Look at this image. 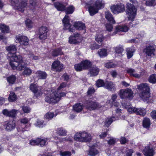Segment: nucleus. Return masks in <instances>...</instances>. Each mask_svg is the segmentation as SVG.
<instances>
[{
	"label": "nucleus",
	"instance_id": "obj_1",
	"mask_svg": "<svg viewBox=\"0 0 156 156\" xmlns=\"http://www.w3.org/2000/svg\"><path fill=\"white\" fill-rule=\"evenodd\" d=\"M11 59L15 61H12L10 62V66L12 69H17L19 71H21L23 69L22 73L23 75L29 76L31 75L32 70L30 68L26 67L27 66L26 64L23 62V57L21 55L16 56L14 54L11 57Z\"/></svg>",
	"mask_w": 156,
	"mask_h": 156
},
{
	"label": "nucleus",
	"instance_id": "obj_2",
	"mask_svg": "<svg viewBox=\"0 0 156 156\" xmlns=\"http://www.w3.org/2000/svg\"><path fill=\"white\" fill-rule=\"evenodd\" d=\"M66 86L67 83L66 82H62L58 87L57 90L53 89L51 91H48L47 93H45V101L49 104H55L58 103L60 100L61 97L65 96L66 94L65 93H60L58 90L65 87Z\"/></svg>",
	"mask_w": 156,
	"mask_h": 156
},
{
	"label": "nucleus",
	"instance_id": "obj_3",
	"mask_svg": "<svg viewBox=\"0 0 156 156\" xmlns=\"http://www.w3.org/2000/svg\"><path fill=\"white\" fill-rule=\"evenodd\" d=\"M69 18L68 16L66 15L62 20L64 29L68 30L69 32H74V27L79 30H83L85 28V24L81 22H76L74 24V27L73 26L69 23Z\"/></svg>",
	"mask_w": 156,
	"mask_h": 156
},
{
	"label": "nucleus",
	"instance_id": "obj_4",
	"mask_svg": "<svg viewBox=\"0 0 156 156\" xmlns=\"http://www.w3.org/2000/svg\"><path fill=\"white\" fill-rule=\"evenodd\" d=\"M92 139L91 134L85 131L77 133L74 136L75 140L82 142H90Z\"/></svg>",
	"mask_w": 156,
	"mask_h": 156
},
{
	"label": "nucleus",
	"instance_id": "obj_5",
	"mask_svg": "<svg viewBox=\"0 0 156 156\" xmlns=\"http://www.w3.org/2000/svg\"><path fill=\"white\" fill-rule=\"evenodd\" d=\"M126 7V13L128 19L129 20L133 21L135 19L136 15V8L134 5L129 3L127 4Z\"/></svg>",
	"mask_w": 156,
	"mask_h": 156
},
{
	"label": "nucleus",
	"instance_id": "obj_6",
	"mask_svg": "<svg viewBox=\"0 0 156 156\" xmlns=\"http://www.w3.org/2000/svg\"><path fill=\"white\" fill-rule=\"evenodd\" d=\"M19 0H11V3L12 5L17 7V9L22 12H23L26 7L27 3L26 0H22L18 4Z\"/></svg>",
	"mask_w": 156,
	"mask_h": 156
},
{
	"label": "nucleus",
	"instance_id": "obj_7",
	"mask_svg": "<svg viewBox=\"0 0 156 156\" xmlns=\"http://www.w3.org/2000/svg\"><path fill=\"white\" fill-rule=\"evenodd\" d=\"M30 90L34 93L35 96L38 98L41 97L43 94L41 87L36 84H31L30 87Z\"/></svg>",
	"mask_w": 156,
	"mask_h": 156
},
{
	"label": "nucleus",
	"instance_id": "obj_8",
	"mask_svg": "<svg viewBox=\"0 0 156 156\" xmlns=\"http://www.w3.org/2000/svg\"><path fill=\"white\" fill-rule=\"evenodd\" d=\"M85 108L89 110H94L101 107V105L97 102L90 101H87L84 104Z\"/></svg>",
	"mask_w": 156,
	"mask_h": 156
},
{
	"label": "nucleus",
	"instance_id": "obj_9",
	"mask_svg": "<svg viewBox=\"0 0 156 156\" xmlns=\"http://www.w3.org/2000/svg\"><path fill=\"white\" fill-rule=\"evenodd\" d=\"M6 49L8 51L9 53L7 54V56L9 58V60H10L9 64L10 62H15V61L12 60L11 59V58L13 56V55H15L16 56H18L19 55H17L16 54V52L17 50L16 46L14 45H11L9 46H7L5 47Z\"/></svg>",
	"mask_w": 156,
	"mask_h": 156
},
{
	"label": "nucleus",
	"instance_id": "obj_10",
	"mask_svg": "<svg viewBox=\"0 0 156 156\" xmlns=\"http://www.w3.org/2000/svg\"><path fill=\"white\" fill-rule=\"evenodd\" d=\"M111 9L113 13L118 14L124 12L125 10V7L123 4L119 3L111 6Z\"/></svg>",
	"mask_w": 156,
	"mask_h": 156
},
{
	"label": "nucleus",
	"instance_id": "obj_11",
	"mask_svg": "<svg viewBox=\"0 0 156 156\" xmlns=\"http://www.w3.org/2000/svg\"><path fill=\"white\" fill-rule=\"evenodd\" d=\"M48 31V29L46 27L42 26L39 29L38 34L40 39L44 40L47 38Z\"/></svg>",
	"mask_w": 156,
	"mask_h": 156
},
{
	"label": "nucleus",
	"instance_id": "obj_12",
	"mask_svg": "<svg viewBox=\"0 0 156 156\" xmlns=\"http://www.w3.org/2000/svg\"><path fill=\"white\" fill-rule=\"evenodd\" d=\"M16 41H17L21 45L26 46L29 44L28 39L25 36L18 35L16 36Z\"/></svg>",
	"mask_w": 156,
	"mask_h": 156
},
{
	"label": "nucleus",
	"instance_id": "obj_13",
	"mask_svg": "<svg viewBox=\"0 0 156 156\" xmlns=\"http://www.w3.org/2000/svg\"><path fill=\"white\" fill-rule=\"evenodd\" d=\"M63 66L59 61H54L51 65V69L55 71L60 72L63 69Z\"/></svg>",
	"mask_w": 156,
	"mask_h": 156
},
{
	"label": "nucleus",
	"instance_id": "obj_14",
	"mask_svg": "<svg viewBox=\"0 0 156 156\" xmlns=\"http://www.w3.org/2000/svg\"><path fill=\"white\" fill-rule=\"evenodd\" d=\"M16 125L14 120L7 121L5 122L4 126L5 130L7 131H11L15 127Z\"/></svg>",
	"mask_w": 156,
	"mask_h": 156
},
{
	"label": "nucleus",
	"instance_id": "obj_15",
	"mask_svg": "<svg viewBox=\"0 0 156 156\" xmlns=\"http://www.w3.org/2000/svg\"><path fill=\"white\" fill-rule=\"evenodd\" d=\"M155 48V46L154 44L150 45L144 49V52L148 56H151L152 55H154Z\"/></svg>",
	"mask_w": 156,
	"mask_h": 156
},
{
	"label": "nucleus",
	"instance_id": "obj_16",
	"mask_svg": "<svg viewBox=\"0 0 156 156\" xmlns=\"http://www.w3.org/2000/svg\"><path fill=\"white\" fill-rule=\"evenodd\" d=\"M17 112L18 110L15 109H13L10 111H9L7 109H5L2 111V113L4 115L12 118L16 117Z\"/></svg>",
	"mask_w": 156,
	"mask_h": 156
},
{
	"label": "nucleus",
	"instance_id": "obj_17",
	"mask_svg": "<svg viewBox=\"0 0 156 156\" xmlns=\"http://www.w3.org/2000/svg\"><path fill=\"white\" fill-rule=\"evenodd\" d=\"M143 153L145 156H153L154 154V151L151 145H148L143 150Z\"/></svg>",
	"mask_w": 156,
	"mask_h": 156
},
{
	"label": "nucleus",
	"instance_id": "obj_18",
	"mask_svg": "<svg viewBox=\"0 0 156 156\" xmlns=\"http://www.w3.org/2000/svg\"><path fill=\"white\" fill-rule=\"evenodd\" d=\"M81 36L78 33H76L70 36L69 38V42L71 44H76L80 39Z\"/></svg>",
	"mask_w": 156,
	"mask_h": 156
},
{
	"label": "nucleus",
	"instance_id": "obj_19",
	"mask_svg": "<svg viewBox=\"0 0 156 156\" xmlns=\"http://www.w3.org/2000/svg\"><path fill=\"white\" fill-rule=\"evenodd\" d=\"M139 96L144 102H148L150 97V91L140 92Z\"/></svg>",
	"mask_w": 156,
	"mask_h": 156
},
{
	"label": "nucleus",
	"instance_id": "obj_20",
	"mask_svg": "<svg viewBox=\"0 0 156 156\" xmlns=\"http://www.w3.org/2000/svg\"><path fill=\"white\" fill-rule=\"evenodd\" d=\"M104 87L108 90L112 92H114L116 90L115 84L111 81L105 82L104 85Z\"/></svg>",
	"mask_w": 156,
	"mask_h": 156
},
{
	"label": "nucleus",
	"instance_id": "obj_21",
	"mask_svg": "<svg viewBox=\"0 0 156 156\" xmlns=\"http://www.w3.org/2000/svg\"><path fill=\"white\" fill-rule=\"evenodd\" d=\"M137 88L140 92L150 91L149 86L146 83L140 84L138 86Z\"/></svg>",
	"mask_w": 156,
	"mask_h": 156
},
{
	"label": "nucleus",
	"instance_id": "obj_22",
	"mask_svg": "<svg viewBox=\"0 0 156 156\" xmlns=\"http://www.w3.org/2000/svg\"><path fill=\"white\" fill-rule=\"evenodd\" d=\"M105 18L110 23L114 24L115 21L113 17L109 11H106L105 12Z\"/></svg>",
	"mask_w": 156,
	"mask_h": 156
},
{
	"label": "nucleus",
	"instance_id": "obj_23",
	"mask_svg": "<svg viewBox=\"0 0 156 156\" xmlns=\"http://www.w3.org/2000/svg\"><path fill=\"white\" fill-rule=\"evenodd\" d=\"M99 69L95 66H91L90 67L89 71L92 76H96L97 75L99 72Z\"/></svg>",
	"mask_w": 156,
	"mask_h": 156
},
{
	"label": "nucleus",
	"instance_id": "obj_24",
	"mask_svg": "<svg viewBox=\"0 0 156 156\" xmlns=\"http://www.w3.org/2000/svg\"><path fill=\"white\" fill-rule=\"evenodd\" d=\"M35 75L38 79H45L47 76V74L45 72L41 71H37Z\"/></svg>",
	"mask_w": 156,
	"mask_h": 156
},
{
	"label": "nucleus",
	"instance_id": "obj_25",
	"mask_svg": "<svg viewBox=\"0 0 156 156\" xmlns=\"http://www.w3.org/2000/svg\"><path fill=\"white\" fill-rule=\"evenodd\" d=\"M98 10L99 9L95 6V5L94 6H90L88 8V11L90 15L91 16H93L98 13Z\"/></svg>",
	"mask_w": 156,
	"mask_h": 156
},
{
	"label": "nucleus",
	"instance_id": "obj_26",
	"mask_svg": "<svg viewBox=\"0 0 156 156\" xmlns=\"http://www.w3.org/2000/svg\"><path fill=\"white\" fill-rule=\"evenodd\" d=\"M135 51V49L133 47L129 48H126V51L127 58L128 59H129L132 58L133 55V53Z\"/></svg>",
	"mask_w": 156,
	"mask_h": 156
},
{
	"label": "nucleus",
	"instance_id": "obj_27",
	"mask_svg": "<svg viewBox=\"0 0 156 156\" xmlns=\"http://www.w3.org/2000/svg\"><path fill=\"white\" fill-rule=\"evenodd\" d=\"M105 2L103 0H97L95 3L94 5L98 9H102L104 7Z\"/></svg>",
	"mask_w": 156,
	"mask_h": 156
},
{
	"label": "nucleus",
	"instance_id": "obj_28",
	"mask_svg": "<svg viewBox=\"0 0 156 156\" xmlns=\"http://www.w3.org/2000/svg\"><path fill=\"white\" fill-rule=\"evenodd\" d=\"M117 119H118L115 118V117L113 116L112 117L108 118L105 120V125L106 127H108L113 121Z\"/></svg>",
	"mask_w": 156,
	"mask_h": 156
},
{
	"label": "nucleus",
	"instance_id": "obj_29",
	"mask_svg": "<svg viewBox=\"0 0 156 156\" xmlns=\"http://www.w3.org/2000/svg\"><path fill=\"white\" fill-rule=\"evenodd\" d=\"M83 66L84 69H87L91 66V62L89 60H86L81 62Z\"/></svg>",
	"mask_w": 156,
	"mask_h": 156
},
{
	"label": "nucleus",
	"instance_id": "obj_30",
	"mask_svg": "<svg viewBox=\"0 0 156 156\" xmlns=\"http://www.w3.org/2000/svg\"><path fill=\"white\" fill-rule=\"evenodd\" d=\"M135 111H136V114L142 116H144L146 113V111L145 109L143 108H136Z\"/></svg>",
	"mask_w": 156,
	"mask_h": 156
},
{
	"label": "nucleus",
	"instance_id": "obj_31",
	"mask_svg": "<svg viewBox=\"0 0 156 156\" xmlns=\"http://www.w3.org/2000/svg\"><path fill=\"white\" fill-rule=\"evenodd\" d=\"M54 5L55 7L58 11H62L65 9V6L62 3L57 2L55 3Z\"/></svg>",
	"mask_w": 156,
	"mask_h": 156
},
{
	"label": "nucleus",
	"instance_id": "obj_32",
	"mask_svg": "<svg viewBox=\"0 0 156 156\" xmlns=\"http://www.w3.org/2000/svg\"><path fill=\"white\" fill-rule=\"evenodd\" d=\"M129 29V28L125 25L122 26H119L116 28V30L117 32L122 31L126 32Z\"/></svg>",
	"mask_w": 156,
	"mask_h": 156
},
{
	"label": "nucleus",
	"instance_id": "obj_33",
	"mask_svg": "<svg viewBox=\"0 0 156 156\" xmlns=\"http://www.w3.org/2000/svg\"><path fill=\"white\" fill-rule=\"evenodd\" d=\"M47 139L44 138H38V145L43 147L47 144Z\"/></svg>",
	"mask_w": 156,
	"mask_h": 156
},
{
	"label": "nucleus",
	"instance_id": "obj_34",
	"mask_svg": "<svg viewBox=\"0 0 156 156\" xmlns=\"http://www.w3.org/2000/svg\"><path fill=\"white\" fill-rule=\"evenodd\" d=\"M73 108V109L76 112H79L81 111L82 110L83 106L81 104L78 103L74 105Z\"/></svg>",
	"mask_w": 156,
	"mask_h": 156
},
{
	"label": "nucleus",
	"instance_id": "obj_35",
	"mask_svg": "<svg viewBox=\"0 0 156 156\" xmlns=\"http://www.w3.org/2000/svg\"><path fill=\"white\" fill-rule=\"evenodd\" d=\"M151 122L149 119L144 118L143 121V126L144 128H148L150 127Z\"/></svg>",
	"mask_w": 156,
	"mask_h": 156
},
{
	"label": "nucleus",
	"instance_id": "obj_36",
	"mask_svg": "<svg viewBox=\"0 0 156 156\" xmlns=\"http://www.w3.org/2000/svg\"><path fill=\"white\" fill-rule=\"evenodd\" d=\"M35 125L36 126L42 128L45 126L46 125V124L44 123L43 120L38 119L35 123Z\"/></svg>",
	"mask_w": 156,
	"mask_h": 156
},
{
	"label": "nucleus",
	"instance_id": "obj_37",
	"mask_svg": "<svg viewBox=\"0 0 156 156\" xmlns=\"http://www.w3.org/2000/svg\"><path fill=\"white\" fill-rule=\"evenodd\" d=\"M98 53L101 57H104L107 55V50L105 48L99 49Z\"/></svg>",
	"mask_w": 156,
	"mask_h": 156
},
{
	"label": "nucleus",
	"instance_id": "obj_38",
	"mask_svg": "<svg viewBox=\"0 0 156 156\" xmlns=\"http://www.w3.org/2000/svg\"><path fill=\"white\" fill-rule=\"evenodd\" d=\"M0 30L3 33H8L9 30L8 26L5 25L0 23Z\"/></svg>",
	"mask_w": 156,
	"mask_h": 156
},
{
	"label": "nucleus",
	"instance_id": "obj_39",
	"mask_svg": "<svg viewBox=\"0 0 156 156\" xmlns=\"http://www.w3.org/2000/svg\"><path fill=\"white\" fill-rule=\"evenodd\" d=\"M126 95L127 96L126 98L131 99L133 98V92L131 89L129 88L126 89Z\"/></svg>",
	"mask_w": 156,
	"mask_h": 156
},
{
	"label": "nucleus",
	"instance_id": "obj_40",
	"mask_svg": "<svg viewBox=\"0 0 156 156\" xmlns=\"http://www.w3.org/2000/svg\"><path fill=\"white\" fill-rule=\"evenodd\" d=\"M74 10V7L73 5H71L66 9L65 12L66 14H71L73 13Z\"/></svg>",
	"mask_w": 156,
	"mask_h": 156
},
{
	"label": "nucleus",
	"instance_id": "obj_41",
	"mask_svg": "<svg viewBox=\"0 0 156 156\" xmlns=\"http://www.w3.org/2000/svg\"><path fill=\"white\" fill-rule=\"evenodd\" d=\"M17 99V96L13 92H10L8 98V100L10 102L15 101Z\"/></svg>",
	"mask_w": 156,
	"mask_h": 156
},
{
	"label": "nucleus",
	"instance_id": "obj_42",
	"mask_svg": "<svg viewBox=\"0 0 156 156\" xmlns=\"http://www.w3.org/2000/svg\"><path fill=\"white\" fill-rule=\"evenodd\" d=\"M98 153V151L97 149L94 147L91 148L90 149L89 151L88 154L90 156H95Z\"/></svg>",
	"mask_w": 156,
	"mask_h": 156
},
{
	"label": "nucleus",
	"instance_id": "obj_43",
	"mask_svg": "<svg viewBox=\"0 0 156 156\" xmlns=\"http://www.w3.org/2000/svg\"><path fill=\"white\" fill-rule=\"evenodd\" d=\"M53 112H49L47 113L45 115L44 118L45 119L48 120L51 119L54 116H55Z\"/></svg>",
	"mask_w": 156,
	"mask_h": 156
},
{
	"label": "nucleus",
	"instance_id": "obj_44",
	"mask_svg": "<svg viewBox=\"0 0 156 156\" xmlns=\"http://www.w3.org/2000/svg\"><path fill=\"white\" fill-rule=\"evenodd\" d=\"M56 131L57 134L60 136H65L66 134V131L62 128H58Z\"/></svg>",
	"mask_w": 156,
	"mask_h": 156
},
{
	"label": "nucleus",
	"instance_id": "obj_45",
	"mask_svg": "<svg viewBox=\"0 0 156 156\" xmlns=\"http://www.w3.org/2000/svg\"><path fill=\"white\" fill-rule=\"evenodd\" d=\"M52 55L54 56H57L59 55H62V52L60 48L55 49L51 53Z\"/></svg>",
	"mask_w": 156,
	"mask_h": 156
},
{
	"label": "nucleus",
	"instance_id": "obj_46",
	"mask_svg": "<svg viewBox=\"0 0 156 156\" xmlns=\"http://www.w3.org/2000/svg\"><path fill=\"white\" fill-rule=\"evenodd\" d=\"M104 39V38L102 34H97L96 36L95 40L99 44H101V43Z\"/></svg>",
	"mask_w": 156,
	"mask_h": 156
},
{
	"label": "nucleus",
	"instance_id": "obj_47",
	"mask_svg": "<svg viewBox=\"0 0 156 156\" xmlns=\"http://www.w3.org/2000/svg\"><path fill=\"white\" fill-rule=\"evenodd\" d=\"M114 49L116 53L120 54L122 53L124 51L122 46L119 45L114 47Z\"/></svg>",
	"mask_w": 156,
	"mask_h": 156
},
{
	"label": "nucleus",
	"instance_id": "obj_48",
	"mask_svg": "<svg viewBox=\"0 0 156 156\" xmlns=\"http://www.w3.org/2000/svg\"><path fill=\"white\" fill-rule=\"evenodd\" d=\"M30 5L29 8L30 9V11L33 12V10L34 9L36 5V2L34 0H30Z\"/></svg>",
	"mask_w": 156,
	"mask_h": 156
},
{
	"label": "nucleus",
	"instance_id": "obj_49",
	"mask_svg": "<svg viewBox=\"0 0 156 156\" xmlns=\"http://www.w3.org/2000/svg\"><path fill=\"white\" fill-rule=\"evenodd\" d=\"M126 89H121L120 90L119 95L122 99L126 98Z\"/></svg>",
	"mask_w": 156,
	"mask_h": 156
},
{
	"label": "nucleus",
	"instance_id": "obj_50",
	"mask_svg": "<svg viewBox=\"0 0 156 156\" xmlns=\"http://www.w3.org/2000/svg\"><path fill=\"white\" fill-rule=\"evenodd\" d=\"M74 67L76 70L77 71H80L84 70L81 62L80 63L75 64Z\"/></svg>",
	"mask_w": 156,
	"mask_h": 156
},
{
	"label": "nucleus",
	"instance_id": "obj_51",
	"mask_svg": "<svg viewBox=\"0 0 156 156\" xmlns=\"http://www.w3.org/2000/svg\"><path fill=\"white\" fill-rule=\"evenodd\" d=\"M149 81L151 83H154L156 82V75L152 74L150 76L148 79Z\"/></svg>",
	"mask_w": 156,
	"mask_h": 156
},
{
	"label": "nucleus",
	"instance_id": "obj_52",
	"mask_svg": "<svg viewBox=\"0 0 156 156\" xmlns=\"http://www.w3.org/2000/svg\"><path fill=\"white\" fill-rule=\"evenodd\" d=\"M26 26L29 28H32L34 25V23L29 19H27L25 21Z\"/></svg>",
	"mask_w": 156,
	"mask_h": 156
},
{
	"label": "nucleus",
	"instance_id": "obj_53",
	"mask_svg": "<svg viewBox=\"0 0 156 156\" xmlns=\"http://www.w3.org/2000/svg\"><path fill=\"white\" fill-rule=\"evenodd\" d=\"M16 78L14 76H11L7 78V81L11 84H13L15 82Z\"/></svg>",
	"mask_w": 156,
	"mask_h": 156
},
{
	"label": "nucleus",
	"instance_id": "obj_54",
	"mask_svg": "<svg viewBox=\"0 0 156 156\" xmlns=\"http://www.w3.org/2000/svg\"><path fill=\"white\" fill-rule=\"evenodd\" d=\"M126 71L127 73L132 77L133 76V74H134L136 72H137V70H136L132 68H128L126 69Z\"/></svg>",
	"mask_w": 156,
	"mask_h": 156
},
{
	"label": "nucleus",
	"instance_id": "obj_55",
	"mask_svg": "<svg viewBox=\"0 0 156 156\" xmlns=\"http://www.w3.org/2000/svg\"><path fill=\"white\" fill-rule=\"evenodd\" d=\"M147 5L151 6L156 5V1L155 0H147L146 2Z\"/></svg>",
	"mask_w": 156,
	"mask_h": 156
},
{
	"label": "nucleus",
	"instance_id": "obj_56",
	"mask_svg": "<svg viewBox=\"0 0 156 156\" xmlns=\"http://www.w3.org/2000/svg\"><path fill=\"white\" fill-rule=\"evenodd\" d=\"M96 85L98 87H104V85L105 83L103 82V81L101 80H98L96 81Z\"/></svg>",
	"mask_w": 156,
	"mask_h": 156
},
{
	"label": "nucleus",
	"instance_id": "obj_57",
	"mask_svg": "<svg viewBox=\"0 0 156 156\" xmlns=\"http://www.w3.org/2000/svg\"><path fill=\"white\" fill-rule=\"evenodd\" d=\"M143 72V71L142 70H141L139 72H138L137 71V72H136L134 74H133V77L136 78H140L143 75L142 72Z\"/></svg>",
	"mask_w": 156,
	"mask_h": 156
},
{
	"label": "nucleus",
	"instance_id": "obj_58",
	"mask_svg": "<svg viewBox=\"0 0 156 156\" xmlns=\"http://www.w3.org/2000/svg\"><path fill=\"white\" fill-rule=\"evenodd\" d=\"M60 154L61 156H71V153L69 151H62L60 152Z\"/></svg>",
	"mask_w": 156,
	"mask_h": 156
},
{
	"label": "nucleus",
	"instance_id": "obj_59",
	"mask_svg": "<svg viewBox=\"0 0 156 156\" xmlns=\"http://www.w3.org/2000/svg\"><path fill=\"white\" fill-rule=\"evenodd\" d=\"M126 108H128V111L130 113H136V111H135V110H136V108L133 107L129 108L126 107Z\"/></svg>",
	"mask_w": 156,
	"mask_h": 156
},
{
	"label": "nucleus",
	"instance_id": "obj_60",
	"mask_svg": "<svg viewBox=\"0 0 156 156\" xmlns=\"http://www.w3.org/2000/svg\"><path fill=\"white\" fill-rule=\"evenodd\" d=\"M30 144L33 146L38 145V138L35 140H32L30 141Z\"/></svg>",
	"mask_w": 156,
	"mask_h": 156
},
{
	"label": "nucleus",
	"instance_id": "obj_61",
	"mask_svg": "<svg viewBox=\"0 0 156 156\" xmlns=\"http://www.w3.org/2000/svg\"><path fill=\"white\" fill-rule=\"evenodd\" d=\"M28 56L30 59L32 60H37L39 58L38 56L34 55L32 53H30L29 54Z\"/></svg>",
	"mask_w": 156,
	"mask_h": 156
},
{
	"label": "nucleus",
	"instance_id": "obj_62",
	"mask_svg": "<svg viewBox=\"0 0 156 156\" xmlns=\"http://www.w3.org/2000/svg\"><path fill=\"white\" fill-rule=\"evenodd\" d=\"M115 65L112 62H109L105 64V66L107 68H109L115 67Z\"/></svg>",
	"mask_w": 156,
	"mask_h": 156
},
{
	"label": "nucleus",
	"instance_id": "obj_63",
	"mask_svg": "<svg viewBox=\"0 0 156 156\" xmlns=\"http://www.w3.org/2000/svg\"><path fill=\"white\" fill-rule=\"evenodd\" d=\"M22 109L23 111L25 113H29L30 112V108L27 106L23 107Z\"/></svg>",
	"mask_w": 156,
	"mask_h": 156
},
{
	"label": "nucleus",
	"instance_id": "obj_64",
	"mask_svg": "<svg viewBox=\"0 0 156 156\" xmlns=\"http://www.w3.org/2000/svg\"><path fill=\"white\" fill-rule=\"evenodd\" d=\"M105 27L107 30L109 32L112 31L113 28L112 25L108 23L106 24Z\"/></svg>",
	"mask_w": 156,
	"mask_h": 156
}]
</instances>
